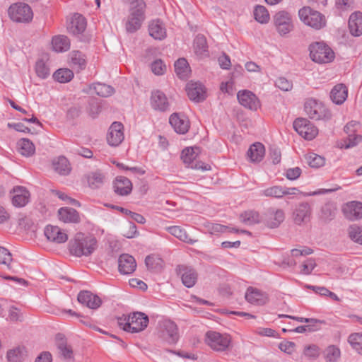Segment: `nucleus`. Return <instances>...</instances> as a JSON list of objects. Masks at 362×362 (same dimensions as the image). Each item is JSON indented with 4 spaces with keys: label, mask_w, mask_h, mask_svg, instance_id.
I'll list each match as a JSON object with an SVG mask.
<instances>
[{
    "label": "nucleus",
    "mask_w": 362,
    "mask_h": 362,
    "mask_svg": "<svg viewBox=\"0 0 362 362\" xmlns=\"http://www.w3.org/2000/svg\"><path fill=\"white\" fill-rule=\"evenodd\" d=\"M96 245L95 238L78 233L69 242V250L76 257L89 256L95 250Z\"/></svg>",
    "instance_id": "1"
},
{
    "label": "nucleus",
    "mask_w": 362,
    "mask_h": 362,
    "mask_svg": "<svg viewBox=\"0 0 362 362\" xmlns=\"http://www.w3.org/2000/svg\"><path fill=\"white\" fill-rule=\"evenodd\" d=\"M146 4L143 0H134L131 3L129 14L125 23V28L128 33L138 30L145 19Z\"/></svg>",
    "instance_id": "2"
},
{
    "label": "nucleus",
    "mask_w": 362,
    "mask_h": 362,
    "mask_svg": "<svg viewBox=\"0 0 362 362\" xmlns=\"http://www.w3.org/2000/svg\"><path fill=\"white\" fill-rule=\"evenodd\" d=\"M300 19L307 25L320 30L326 25V18L319 11L313 10L309 6H305L298 11Z\"/></svg>",
    "instance_id": "3"
},
{
    "label": "nucleus",
    "mask_w": 362,
    "mask_h": 362,
    "mask_svg": "<svg viewBox=\"0 0 362 362\" xmlns=\"http://www.w3.org/2000/svg\"><path fill=\"white\" fill-rule=\"evenodd\" d=\"M8 13L10 18L16 23H27L33 18V12L30 6L22 2L11 5Z\"/></svg>",
    "instance_id": "4"
},
{
    "label": "nucleus",
    "mask_w": 362,
    "mask_h": 362,
    "mask_svg": "<svg viewBox=\"0 0 362 362\" xmlns=\"http://www.w3.org/2000/svg\"><path fill=\"white\" fill-rule=\"evenodd\" d=\"M304 110L307 115L315 120H328L331 118L332 114L321 103L310 98L304 104Z\"/></svg>",
    "instance_id": "5"
},
{
    "label": "nucleus",
    "mask_w": 362,
    "mask_h": 362,
    "mask_svg": "<svg viewBox=\"0 0 362 362\" xmlns=\"http://www.w3.org/2000/svg\"><path fill=\"white\" fill-rule=\"evenodd\" d=\"M310 56L317 63H328L334 58V52L323 42H315L310 45Z\"/></svg>",
    "instance_id": "6"
},
{
    "label": "nucleus",
    "mask_w": 362,
    "mask_h": 362,
    "mask_svg": "<svg viewBox=\"0 0 362 362\" xmlns=\"http://www.w3.org/2000/svg\"><path fill=\"white\" fill-rule=\"evenodd\" d=\"M230 341V336L226 334L215 331H208L205 334V342L214 351H225L229 346Z\"/></svg>",
    "instance_id": "7"
},
{
    "label": "nucleus",
    "mask_w": 362,
    "mask_h": 362,
    "mask_svg": "<svg viewBox=\"0 0 362 362\" xmlns=\"http://www.w3.org/2000/svg\"><path fill=\"white\" fill-rule=\"evenodd\" d=\"M275 28L281 36H284L293 29L292 16L288 11H280L273 17Z\"/></svg>",
    "instance_id": "8"
},
{
    "label": "nucleus",
    "mask_w": 362,
    "mask_h": 362,
    "mask_svg": "<svg viewBox=\"0 0 362 362\" xmlns=\"http://www.w3.org/2000/svg\"><path fill=\"white\" fill-rule=\"evenodd\" d=\"M293 128L299 135L309 141L313 140L318 134L317 127L305 118L296 119Z\"/></svg>",
    "instance_id": "9"
},
{
    "label": "nucleus",
    "mask_w": 362,
    "mask_h": 362,
    "mask_svg": "<svg viewBox=\"0 0 362 362\" xmlns=\"http://www.w3.org/2000/svg\"><path fill=\"white\" fill-rule=\"evenodd\" d=\"M160 337L169 344L177 343L179 339L177 325L170 320H164L162 323Z\"/></svg>",
    "instance_id": "10"
},
{
    "label": "nucleus",
    "mask_w": 362,
    "mask_h": 362,
    "mask_svg": "<svg viewBox=\"0 0 362 362\" xmlns=\"http://www.w3.org/2000/svg\"><path fill=\"white\" fill-rule=\"evenodd\" d=\"M123 124L119 122H113L107 134V141L111 146H117L124 140Z\"/></svg>",
    "instance_id": "11"
},
{
    "label": "nucleus",
    "mask_w": 362,
    "mask_h": 362,
    "mask_svg": "<svg viewBox=\"0 0 362 362\" xmlns=\"http://www.w3.org/2000/svg\"><path fill=\"white\" fill-rule=\"evenodd\" d=\"M148 317L144 313L135 312L130 315L129 332L137 333L143 331L148 326Z\"/></svg>",
    "instance_id": "12"
},
{
    "label": "nucleus",
    "mask_w": 362,
    "mask_h": 362,
    "mask_svg": "<svg viewBox=\"0 0 362 362\" xmlns=\"http://www.w3.org/2000/svg\"><path fill=\"white\" fill-rule=\"evenodd\" d=\"M344 216L350 221L362 218V203L358 201L347 202L342 208Z\"/></svg>",
    "instance_id": "13"
},
{
    "label": "nucleus",
    "mask_w": 362,
    "mask_h": 362,
    "mask_svg": "<svg viewBox=\"0 0 362 362\" xmlns=\"http://www.w3.org/2000/svg\"><path fill=\"white\" fill-rule=\"evenodd\" d=\"M240 104L250 110H256L259 106L257 96L247 90H240L237 94Z\"/></svg>",
    "instance_id": "14"
},
{
    "label": "nucleus",
    "mask_w": 362,
    "mask_h": 362,
    "mask_svg": "<svg viewBox=\"0 0 362 362\" xmlns=\"http://www.w3.org/2000/svg\"><path fill=\"white\" fill-rule=\"evenodd\" d=\"M151 104L155 110L165 112L170 110V103L165 94L159 90L152 91Z\"/></svg>",
    "instance_id": "15"
},
{
    "label": "nucleus",
    "mask_w": 362,
    "mask_h": 362,
    "mask_svg": "<svg viewBox=\"0 0 362 362\" xmlns=\"http://www.w3.org/2000/svg\"><path fill=\"white\" fill-rule=\"evenodd\" d=\"M169 122L178 134H184L189 130V121L185 115L173 113L170 117Z\"/></svg>",
    "instance_id": "16"
},
{
    "label": "nucleus",
    "mask_w": 362,
    "mask_h": 362,
    "mask_svg": "<svg viewBox=\"0 0 362 362\" xmlns=\"http://www.w3.org/2000/svg\"><path fill=\"white\" fill-rule=\"evenodd\" d=\"M77 299L81 304L85 305L90 309H97L102 303L100 297L88 291H80Z\"/></svg>",
    "instance_id": "17"
},
{
    "label": "nucleus",
    "mask_w": 362,
    "mask_h": 362,
    "mask_svg": "<svg viewBox=\"0 0 362 362\" xmlns=\"http://www.w3.org/2000/svg\"><path fill=\"white\" fill-rule=\"evenodd\" d=\"M186 90L190 100L199 103L206 98L204 86L199 82H190L187 83Z\"/></svg>",
    "instance_id": "18"
},
{
    "label": "nucleus",
    "mask_w": 362,
    "mask_h": 362,
    "mask_svg": "<svg viewBox=\"0 0 362 362\" xmlns=\"http://www.w3.org/2000/svg\"><path fill=\"white\" fill-rule=\"evenodd\" d=\"M311 216V207L308 202L300 203L293 211L295 223L301 225L309 221Z\"/></svg>",
    "instance_id": "19"
},
{
    "label": "nucleus",
    "mask_w": 362,
    "mask_h": 362,
    "mask_svg": "<svg viewBox=\"0 0 362 362\" xmlns=\"http://www.w3.org/2000/svg\"><path fill=\"white\" fill-rule=\"evenodd\" d=\"M177 272L181 276L182 284L187 288L192 287L197 280L196 271L189 267L180 265L177 267Z\"/></svg>",
    "instance_id": "20"
},
{
    "label": "nucleus",
    "mask_w": 362,
    "mask_h": 362,
    "mask_svg": "<svg viewBox=\"0 0 362 362\" xmlns=\"http://www.w3.org/2000/svg\"><path fill=\"white\" fill-rule=\"evenodd\" d=\"M136 262L135 259L128 254H122L118 259V269L122 274H130L135 271Z\"/></svg>",
    "instance_id": "21"
},
{
    "label": "nucleus",
    "mask_w": 362,
    "mask_h": 362,
    "mask_svg": "<svg viewBox=\"0 0 362 362\" xmlns=\"http://www.w3.org/2000/svg\"><path fill=\"white\" fill-rule=\"evenodd\" d=\"M86 28V18L81 14L75 13L67 25L68 31L74 35H79L84 32Z\"/></svg>",
    "instance_id": "22"
},
{
    "label": "nucleus",
    "mask_w": 362,
    "mask_h": 362,
    "mask_svg": "<svg viewBox=\"0 0 362 362\" xmlns=\"http://www.w3.org/2000/svg\"><path fill=\"white\" fill-rule=\"evenodd\" d=\"M47 238L56 243H64L68 240V235L58 226H47L45 229Z\"/></svg>",
    "instance_id": "23"
},
{
    "label": "nucleus",
    "mask_w": 362,
    "mask_h": 362,
    "mask_svg": "<svg viewBox=\"0 0 362 362\" xmlns=\"http://www.w3.org/2000/svg\"><path fill=\"white\" fill-rule=\"evenodd\" d=\"M266 225L270 228H276L282 223L285 218V214L283 210L273 209L267 212Z\"/></svg>",
    "instance_id": "24"
},
{
    "label": "nucleus",
    "mask_w": 362,
    "mask_h": 362,
    "mask_svg": "<svg viewBox=\"0 0 362 362\" xmlns=\"http://www.w3.org/2000/svg\"><path fill=\"white\" fill-rule=\"evenodd\" d=\"M132 184L131 181L123 176H118L114 182V191L119 195L126 196L131 193Z\"/></svg>",
    "instance_id": "25"
},
{
    "label": "nucleus",
    "mask_w": 362,
    "mask_h": 362,
    "mask_svg": "<svg viewBox=\"0 0 362 362\" xmlns=\"http://www.w3.org/2000/svg\"><path fill=\"white\" fill-rule=\"evenodd\" d=\"M348 89L343 83L337 84L330 92V98L337 105H341L346 100Z\"/></svg>",
    "instance_id": "26"
},
{
    "label": "nucleus",
    "mask_w": 362,
    "mask_h": 362,
    "mask_svg": "<svg viewBox=\"0 0 362 362\" xmlns=\"http://www.w3.org/2000/svg\"><path fill=\"white\" fill-rule=\"evenodd\" d=\"M149 35L155 40H162L166 37V29L159 19L153 20L148 25Z\"/></svg>",
    "instance_id": "27"
},
{
    "label": "nucleus",
    "mask_w": 362,
    "mask_h": 362,
    "mask_svg": "<svg viewBox=\"0 0 362 362\" xmlns=\"http://www.w3.org/2000/svg\"><path fill=\"white\" fill-rule=\"evenodd\" d=\"M60 221L64 223H77L81 221L79 214L76 210L69 207H62L58 210Z\"/></svg>",
    "instance_id": "28"
},
{
    "label": "nucleus",
    "mask_w": 362,
    "mask_h": 362,
    "mask_svg": "<svg viewBox=\"0 0 362 362\" xmlns=\"http://www.w3.org/2000/svg\"><path fill=\"white\" fill-rule=\"evenodd\" d=\"M349 28L351 35L360 36L362 35V13L356 11L351 14L349 19Z\"/></svg>",
    "instance_id": "29"
},
{
    "label": "nucleus",
    "mask_w": 362,
    "mask_h": 362,
    "mask_svg": "<svg viewBox=\"0 0 362 362\" xmlns=\"http://www.w3.org/2000/svg\"><path fill=\"white\" fill-rule=\"evenodd\" d=\"M13 193L12 204L15 206L23 207L28 203L30 193L25 187H16L13 189Z\"/></svg>",
    "instance_id": "30"
},
{
    "label": "nucleus",
    "mask_w": 362,
    "mask_h": 362,
    "mask_svg": "<svg viewBox=\"0 0 362 362\" xmlns=\"http://www.w3.org/2000/svg\"><path fill=\"white\" fill-rule=\"evenodd\" d=\"M245 299L249 303L255 305H264L267 301V298L265 294L262 293L259 290L252 287L247 288L245 293Z\"/></svg>",
    "instance_id": "31"
},
{
    "label": "nucleus",
    "mask_w": 362,
    "mask_h": 362,
    "mask_svg": "<svg viewBox=\"0 0 362 362\" xmlns=\"http://www.w3.org/2000/svg\"><path fill=\"white\" fill-rule=\"evenodd\" d=\"M54 170L62 175H67L71 172V166L68 159L64 156H59L52 162Z\"/></svg>",
    "instance_id": "32"
},
{
    "label": "nucleus",
    "mask_w": 362,
    "mask_h": 362,
    "mask_svg": "<svg viewBox=\"0 0 362 362\" xmlns=\"http://www.w3.org/2000/svg\"><path fill=\"white\" fill-rule=\"evenodd\" d=\"M166 230L177 239L189 244H194L196 240L192 239L185 229L178 226H173L166 228Z\"/></svg>",
    "instance_id": "33"
},
{
    "label": "nucleus",
    "mask_w": 362,
    "mask_h": 362,
    "mask_svg": "<svg viewBox=\"0 0 362 362\" xmlns=\"http://www.w3.org/2000/svg\"><path fill=\"white\" fill-rule=\"evenodd\" d=\"M53 49L57 52H64L70 48V40L65 35H57L52 40Z\"/></svg>",
    "instance_id": "34"
},
{
    "label": "nucleus",
    "mask_w": 362,
    "mask_h": 362,
    "mask_svg": "<svg viewBox=\"0 0 362 362\" xmlns=\"http://www.w3.org/2000/svg\"><path fill=\"white\" fill-rule=\"evenodd\" d=\"M265 149L261 143H255L252 144L247 151V156L252 162H259L264 156Z\"/></svg>",
    "instance_id": "35"
},
{
    "label": "nucleus",
    "mask_w": 362,
    "mask_h": 362,
    "mask_svg": "<svg viewBox=\"0 0 362 362\" xmlns=\"http://www.w3.org/2000/svg\"><path fill=\"white\" fill-rule=\"evenodd\" d=\"M70 60L73 69L77 71L83 70L86 66L85 54L80 51H72L70 53Z\"/></svg>",
    "instance_id": "36"
},
{
    "label": "nucleus",
    "mask_w": 362,
    "mask_h": 362,
    "mask_svg": "<svg viewBox=\"0 0 362 362\" xmlns=\"http://www.w3.org/2000/svg\"><path fill=\"white\" fill-rule=\"evenodd\" d=\"M175 71L177 76L181 78H187L190 73V68L187 61L185 58H180L175 62Z\"/></svg>",
    "instance_id": "37"
},
{
    "label": "nucleus",
    "mask_w": 362,
    "mask_h": 362,
    "mask_svg": "<svg viewBox=\"0 0 362 362\" xmlns=\"http://www.w3.org/2000/svg\"><path fill=\"white\" fill-rule=\"evenodd\" d=\"M145 264L153 272H160L163 267V259L156 255H148L145 259Z\"/></svg>",
    "instance_id": "38"
},
{
    "label": "nucleus",
    "mask_w": 362,
    "mask_h": 362,
    "mask_svg": "<svg viewBox=\"0 0 362 362\" xmlns=\"http://www.w3.org/2000/svg\"><path fill=\"white\" fill-rule=\"evenodd\" d=\"M199 153L198 147H187L182 150L181 153V159L188 166H190L196 160Z\"/></svg>",
    "instance_id": "39"
},
{
    "label": "nucleus",
    "mask_w": 362,
    "mask_h": 362,
    "mask_svg": "<svg viewBox=\"0 0 362 362\" xmlns=\"http://www.w3.org/2000/svg\"><path fill=\"white\" fill-rule=\"evenodd\" d=\"M105 179V175L99 170L92 172L88 175V182L92 189L100 188L103 185Z\"/></svg>",
    "instance_id": "40"
},
{
    "label": "nucleus",
    "mask_w": 362,
    "mask_h": 362,
    "mask_svg": "<svg viewBox=\"0 0 362 362\" xmlns=\"http://www.w3.org/2000/svg\"><path fill=\"white\" fill-rule=\"evenodd\" d=\"M194 52L198 56L207 55V43L206 37L202 35H198L194 40Z\"/></svg>",
    "instance_id": "41"
},
{
    "label": "nucleus",
    "mask_w": 362,
    "mask_h": 362,
    "mask_svg": "<svg viewBox=\"0 0 362 362\" xmlns=\"http://www.w3.org/2000/svg\"><path fill=\"white\" fill-rule=\"evenodd\" d=\"M90 89L100 97H109L114 93V88L111 86L101 83L92 84Z\"/></svg>",
    "instance_id": "42"
},
{
    "label": "nucleus",
    "mask_w": 362,
    "mask_h": 362,
    "mask_svg": "<svg viewBox=\"0 0 362 362\" xmlns=\"http://www.w3.org/2000/svg\"><path fill=\"white\" fill-rule=\"evenodd\" d=\"M19 152L24 156H30L35 153V146L28 139H21L18 142Z\"/></svg>",
    "instance_id": "43"
},
{
    "label": "nucleus",
    "mask_w": 362,
    "mask_h": 362,
    "mask_svg": "<svg viewBox=\"0 0 362 362\" xmlns=\"http://www.w3.org/2000/svg\"><path fill=\"white\" fill-rule=\"evenodd\" d=\"M9 362H23L26 358V351L22 348L9 350L6 355Z\"/></svg>",
    "instance_id": "44"
},
{
    "label": "nucleus",
    "mask_w": 362,
    "mask_h": 362,
    "mask_svg": "<svg viewBox=\"0 0 362 362\" xmlns=\"http://www.w3.org/2000/svg\"><path fill=\"white\" fill-rule=\"evenodd\" d=\"M240 221L247 226L258 223L260 221L259 214L255 211H247L240 215Z\"/></svg>",
    "instance_id": "45"
},
{
    "label": "nucleus",
    "mask_w": 362,
    "mask_h": 362,
    "mask_svg": "<svg viewBox=\"0 0 362 362\" xmlns=\"http://www.w3.org/2000/svg\"><path fill=\"white\" fill-rule=\"evenodd\" d=\"M58 349L61 355L64 359H71L73 358V351L70 346H68L65 339L62 337V334L57 335Z\"/></svg>",
    "instance_id": "46"
},
{
    "label": "nucleus",
    "mask_w": 362,
    "mask_h": 362,
    "mask_svg": "<svg viewBox=\"0 0 362 362\" xmlns=\"http://www.w3.org/2000/svg\"><path fill=\"white\" fill-rule=\"evenodd\" d=\"M73 77L74 73L69 69H59L53 74L54 80L59 83H67L70 81Z\"/></svg>",
    "instance_id": "47"
},
{
    "label": "nucleus",
    "mask_w": 362,
    "mask_h": 362,
    "mask_svg": "<svg viewBox=\"0 0 362 362\" xmlns=\"http://www.w3.org/2000/svg\"><path fill=\"white\" fill-rule=\"evenodd\" d=\"M260 195L276 199L282 198L284 197L283 187L279 185L269 187L261 191Z\"/></svg>",
    "instance_id": "48"
},
{
    "label": "nucleus",
    "mask_w": 362,
    "mask_h": 362,
    "mask_svg": "<svg viewBox=\"0 0 362 362\" xmlns=\"http://www.w3.org/2000/svg\"><path fill=\"white\" fill-rule=\"evenodd\" d=\"M307 163L314 168H318L323 166L325 163L324 157L319 156L315 153H310L305 156Z\"/></svg>",
    "instance_id": "49"
},
{
    "label": "nucleus",
    "mask_w": 362,
    "mask_h": 362,
    "mask_svg": "<svg viewBox=\"0 0 362 362\" xmlns=\"http://www.w3.org/2000/svg\"><path fill=\"white\" fill-rule=\"evenodd\" d=\"M254 16L260 23H267L269 21V14L267 8L263 6H256L254 10Z\"/></svg>",
    "instance_id": "50"
},
{
    "label": "nucleus",
    "mask_w": 362,
    "mask_h": 362,
    "mask_svg": "<svg viewBox=\"0 0 362 362\" xmlns=\"http://www.w3.org/2000/svg\"><path fill=\"white\" fill-rule=\"evenodd\" d=\"M349 237L351 240L362 245V227L352 225L349 228Z\"/></svg>",
    "instance_id": "51"
},
{
    "label": "nucleus",
    "mask_w": 362,
    "mask_h": 362,
    "mask_svg": "<svg viewBox=\"0 0 362 362\" xmlns=\"http://www.w3.org/2000/svg\"><path fill=\"white\" fill-rule=\"evenodd\" d=\"M362 141V135L352 134L347 136V138L344 140V144L341 148L346 149L356 146Z\"/></svg>",
    "instance_id": "52"
},
{
    "label": "nucleus",
    "mask_w": 362,
    "mask_h": 362,
    "mask_svg": "<svg viewBox=\"0 0 362 362\" xmlns=\"http://www.w3.org/2000/svg\"><path fill=\"white\" fill-rule=\"evenodd\" d=\"M35 72L38 77L45 79L47 78L49 74V69L42 59H40L35 64Z\"/></svg>",
    "instance_id": "53"
},
{
    "label": "nucleus",
    "mask_w": 362,
    "mask_h": 362,
    "mask_svg": "<svg viewBox=\"0 0 362 362\" xmlns=\"http://www.w3.org/2000/svg\"><path fill=\"white\" fill-rule=\"evenodd\" d=\"M340 350L338 347L332 345L329 346L326 350L327 362H337L340 357Z\"/></svg>",
    "instance_id": "54"
},
{
    "label": "nucleus",
    "mask_w": 362,
    "mask_h": 362,
    "mask_svg": "<svg viewBox=\"0 0 362 362\" xmlns=\"http://www.w3.org/2000/svg\"><path fill=\"white\" fill-rule=\"evenodd\" d=\"M11 262L12 255L11 252L6 247L0 246V264L9 268Z\"/></svg>",
    "instance_id": "55"
},
{
    "label": "nucleus",
    "mask_w": 362,
    "mask_h": 362,
    "mask_svg": "<svg viewBox=\"0 0 362 362\" xmlns=\"http://www.w3.org/2000/svg\"><path fill=\"white\" fill-rule=\"evenodd\" d=\"M275 86L284 91H289L293 88V83L285 77H279L275 81Z\"/></svg>",
    "instance_id": "56"
},
{
    "label": "nucleus",
    "mask_w": 362,
    "mask_h": 362,
    "mask_svg": "<svg viewBox=\"0 0 362 362\" xmlns=\"http://www.w3.org/2000/svg\"><path fill=\"white\" fill-rule=\"evenodd\" d=\"M348 341L351 347L356 351L362 344V334L361 333H352L348 338Z\"/></svg>",
    "instance_id": "57"
},
{
    "label": "nucleus",
    "mask_w": 362,
    "mask_h": 362,
    "mask_svg": "<svg viewBox=\"0 0 362 362\" xmlns=\"http://www.w3.org/2000/svg\"><path fill=\"white\" fill-rule=\"evenodd\" d=\"M321 211V217L326 222L332 221L335 217V210L329 205L323 206Z\"/></svg>",
    "instance_id": "58"
},
{
    "label": "nucleus",
    "mask_w": 362,
    "mask_h": 362,
    "mask_svg": "<svg viewBox=\"0 0 362 362\" xmlns=\"http://www.w3.org/2000/svg\"><path fill=\"white\" fill-rule=\"evenodd\" d=\"M165 69V65L160 59H157L151 64V70L156 75L163 74Z\"/></svg>",
    "instance_id": "59"
},
{
    "label": "nucleus",
    "mask_w": 362,
    "mask_h": 362,
    "mask_svg": "<svg viewBox=\"0 0 362 362\" xmlns=\"http://www.w3.org/2000/svg\"><path fill=\"white\" fill-rule=\"evenodd\" d=\"M302 173L299 167L288 168L285 172V176L288 180H295L298 178Z\"/></svg>",
    "instance_id": "60"
},
{
    "label": "nucleus",
    "mask_w": 362,
    "mask_h": 362,
    "mask_svg": "<svg viewBox=\"0 0 362 362\" xmlns=\"http://www.w3.org/2000/svg\"><path fill=\"white\" fill-rule=\"evenodd\" d=\"M130 315H122V316L117 317V324L120 328L123 330L129 332L130 327Z\"/></svg>",
    "instance_id": "61"
},
{
    "label": "nucleus",
    "mask_w": 362,
    "mask_h": 362,
    "mask_svg": "<svg viewBox=\"0 0 362 362\" xmlns=\"http://www.w3.org/2000/svg\"><path fill=\"white\" fill-rule=\"evenodd\" d=\"M359 127V122L352 120L345 125L344 131L349 136V134H356Z\"/></svg>",
    "instance_id": "62"
},
{
    "label": "nucleus",
    "mask_w": 362,
    "mask_h": 362,
    "mask_svg": "<svg viewBox=\"0 0 362 362\" xmlns=\"http://www.w3.org/2000/svg\"><path fill=\"white\" fill-rule=\"evenodd\" d=\"M319 348L315 344L305 347L304 354L308 357L315 358L319 356Z\"/></svg>",
    "instance_id": "63"
},
{
    "label": "nucleus",
    "mask_w": 362,
    "mask_h": 362,
    "mask_svg": "<svg viewBox=\"0 0 362 362\" xmlns=\"http://www.w3.org/2000/svg\"><path fill=\"white\" fill-rule=\"evenodd\" d=\"M315 266V261L313 259H308L303 264L300 272L306 275L310 274Z\"/></svg>",
    "instance_id": "64"
}]
</instances>
